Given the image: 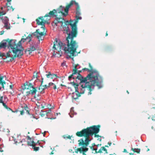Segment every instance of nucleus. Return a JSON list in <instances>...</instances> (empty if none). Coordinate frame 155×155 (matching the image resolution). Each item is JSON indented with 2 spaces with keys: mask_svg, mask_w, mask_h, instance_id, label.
Masks as SVG:
<instances>
[{
  "mask_svg": "<svg viewBox=\"0 0 155 155\" xmlns=\"http://www.w3.org/2000/svg\"><path fill=\"white\" fill-rule=\"evenodd\" d=\"M48 86L46 85H43L42 84H40V86L38 87L37 89L39 91L38 92H40L41 94H43L45 92V90L46 89H48Z\"/></svg>",
  "mask_w": 155,
  "mask_h": 155,
  "instance_id": "nucleus-18",
  "label": "nucleus"
},
{
  "mask_svg": "<svg viewBox=\"0 0 155 155\" xmlns=\"http://www.w3.org/2000/svg\"><path fill=\"white\" fill-rule=\"evenodd\" d=\"M46 72L47 73V74H46L47 77L48 78H51V73L50 72H48L47 71Z\"/></svg>",
  "mask_w": 155,
  "mask_h": 155,
  "instance_id": "nucleus-31",
  "label": "nucleus"
},
{
  "mask_svg": "<svg viewBox=\"0 0 155 155\" xmlns=\"http://www.w3.org/2000/svg\"><path fill=\"white\" fill-rule=\"evenodd\" d=\"M81 149H82V148H81L78 149L77 150H75V152L76 153H78V151H79L81 152Z\"/></svg>",
  "mask_w": 155,
  "mask_h": 155,
  "instance_id": "nucleus-37",
  "label": "nucleus"
},
{
  "mask_svg": "<svg viewBox=\"0 0 155 155\" xmlns=\"http://www.w3.org/2000/svg\"><path fill=\"white\" fill-rule=\"evenodd\" d=\"M51 108L49 109L47 111H42V110H41V112L40 113V114L42 116H44V115L45 114H43L42 113H41V112H42V113H45L46 114L47 116L48 115V114L50 113L51 112Z\"/></svg>",
  "mask_w": 155,
  "mask_h": 155,
  "instance_id": "nucleus-25",
  "label": "nucleus"
},
{
  "mask_svg": "<svg viewBox=\"0 0 155 155\" xmlns=\"http://www.w3.org/2000/svg\"><path fill=\"white\" fill-rule=\"evenodd\" d=\"M14 86L13 85H10V88L11 89H12L13 87Z\"/></svg>",
  "mask_w": 155,
  "mask_h": 155,
  "instance_id": "nucleus-43",
  "label": "nucleus"
},
{
  "mask_svg": "<svg viewBox=\"0 0 155 155\" xmlns=\"http://www.w3.org/2000/svg\"><path fill=\"white\" fill-rule=\"evenodd\" d=\"M38 19H40L41 21L40 22L39 20L38 19L36 20V21L38 25H41V27L40 29H37L36 31L32 33V34H29L28 36L25 38V41L27 42H30L31 41L32 36L37 38L40 42V40H43L44 39V36L46 34V31L45 25L46 21L44 20L43 17L42 16L39 17Z\"/></svg>",
  "mask_w": 155,
  "mask_h": 155,
  "instance_id": "nucleus-5",
  "label": "nucleus"
},
{
  "mask_svg": "<svg viewBox=\"0 0 155 155\" xmlns=\"http://www.w3.org/2000/svg\"><path fill=\"white\" fill-rule=\"evenodd\" d=\"M124 152H127V151L126 150V149H124Z\"/></svg>",
  "mask_w": 155,
  "mask_h": 155,
  "instance_id": "nucleus-51",
  "label": "nucleus"
},
{
  "mask_svg": "<svg viewBox=\"0 0 155 155\" xmlns=\"http://www.w3.org/2000/svg\"><path fill=\"white\" fill-rule=\"evenodd\" d=\"M8 3H10V2L11 1V0H6Z\"/></svg>",
  "mask_w": 155,
  "mask_h": 155,
  "instance_id": "nucleus-49",
  "label": "nucleus"
},
{
  "mask_svg": "<svg viewBox=\"0 0 155 155\" xmlns=\"http://www.w3.org/2000/svg\"><path fill=\"white\" fill-rule=\"evenodd\" d=\"M63 138L64 139H71V136H67V135H64L63 136Z\"/></svg>",
  "mask_w": 155,
  "mask_h": 155,
  "instance_id": "nucleus-36",
  "label": "nucleus"
},
{
  "mask_svg": "<svg viewBox=\"0 0 155 155\" xmlns=\"http://www.w3.org/2000/svg\"><path fill=\"white\" fill-rule=\"evenodd\" d=\"M11 5V3H7L4 6L5 8H7V10L8 11L12 10L13 11L14 10V9L12 7V6H10Z\"/></svg>",
  "mask_w": 155,
  "mask_h": 155,
  "instance_id": "nucleus-22",
  "label": "nucleus"
},
{
  "mask_svg": "<svg viewBox=\"0 0 155 155\" xmlns=\"http://www.w3.org/2000/svg\"><path fill=\"white\" fill-rule=\"evenodd\" d=\"M45 132H44V133H43V136H44V137H45Z\"/></svg>",
  "mask_w": 155,
  "mask_h": 155,
  "instance_id": "nucleus-53",
  "label": "nucleus"
},
{
  "mask_svg": "<svg viewBox=\"0 0 155 155\" xmlns=\"http://www.w3.org/2000/svg\"><path fill=\"white\" fill-rule=\"evenodd\" d=\"M90 148H91V149L92 150H95V148L94 147V146H92Z\"/></svg>",
  "mask_w": 155,
  "mask_h": 155,
  "instance_id": "nucleus-40",
  "label": "nucleus"
},
{
  "mask_svg": "<svg viewBox=\"0 0 155 155\" xmlns=\"http://www.w3.org/2000/svg\"><path fill=\"white\" fill-rule=\"evenodd\" d=\"M64 9V7L60 6L57 10L54 9L53 11H50L49 13L46 14L44 17H55V20L51 23L52 26H59L60 25H58V24L60 23L61 26H62L63 25V21H65L63 18L65 16H64L63 14H66Z\"/></svg>",
  "mask_w": 155,
  "mask_h": 155,
  "instance_id": "nucleus-4",
  "label": "nucleus"
},
{
  "mask_svg": "<svg viewBox=\"0 0 155 155\" xmlns=\"http://www.w3.org/2000/svg\"><path fill=\"white\" fill-rule=\"evenodd\" d=\"M4 24V27L7 29H10V24H9V25H8V23H5Z\"/></svg>",
  "mask_w": 155,
  "mask_h": 155,
  "instance_id": "nucleus-28",
  "label": "nucleus"
},
{
  "mask_svg": "<svg viewBox=\"0 0 155 155\" xmlns=\"http://www.w3.org/2000/svg\"><path fill=\"white\" fill-rule=\"evenodd\" d=\"M80 67V66L78 67V68H79V67Z\"/></svg>",
  "mask_w": 155,
  "mask_h": 155,
  "instance_id": "nucleus-63",
  "label": "nucleus"
},
{
  "mask_svg": "<svg viewBox=\"0 0 155 155\" xmlns=\"http://www.w3.org/2000/svg\"><path fill=\"white\" fill-rule=\"evenodd\" d=\"M106 151L107 153V150L104 147H102L100 149H99L97 152H96V153H102V151Z\"/></svg>",
  "mask_w": 155,
  "mask_h": 155,
  "instance_id": "nucleus-27",
  "label": "nucleus"
},
{
  "mask_svg": "<svg viewBox=\"0 0 155 155\" xmlns=\"http://www.w3.org/2000/svg\"><path fill=\"white\" fill-rule=\"evenodd\" d=\"M94 137H100L101 138V137L99 136V135H96V134H94Z\"/></svg>",
  "mask_w": 155,
  "mask_h": 155,
  "instance_id": "nucleus-39",
  "label": "nucleus"
},
{
  "mask_svg": "<svg viewBox=\"0 0 155 155\" xmlns=\"http://www.w3.org/2000/svg\"><path fill=\"white\" fill-rule=\"evenodd\" d=\"M25 38H22L21 40L18 42V44H16V45H17L18 46H18L19 47H21V44L22 43H23L25 42Z\"/></svg>",
  "mask_w": 155,
  "mask_h": 155,
  "instance_id": "nucleus-26",
  "label": "nucleus"
},
{
  "mask_svg": "<svg viewBox=\"0 0 155 155\" xmlns=\"http://www.w3.org/2000/svg\"><path fill=\"white\" fill-rule=\"evenodd\" d=\"M60 42H61L62 43H64L66 45L67 44V43H66V40L64 41L63 42H61L59 40H58V41L56 40V43H54V46L53 47V50H56V48L55 47V46H56V45H57V46L58 47L60 48V49H61L62 50H63L64 51V53L65 54H66L67 58L68 59L71 58L73 60V61H74V58L73 57H72V56L74 57V56H76L78 55V53L76 51V50L77 49H76V50H75V52L77 53V54H75V55H72V54H70L69 53H68L67 51V50L66 49H64V48H63V45H60L59 44L60 43Z\"/></svg>",
  "mask_w": 155,
  "mask_h": 155,
  "instance_id": "nucleus-10",
  "label": "nucleus"
},
{
  "mask_svg": "<svg viewBox=\"0 0 155 155\" xmlns=\"http://www.w3.org/2000/svg\"><path fill=\"white\" fill-rule=\"evenodd\" d=\"M10 93L11 94H12V95L13 96L14 95V94H13V93L11 92H10Z\"/></svg>",
  "mask_w": 155,
  "mask_h": 155,
  "instance_id": "nucleus-54",
  "label": "nucleus"
},
{
  "mask_svg": "<svg viewBox=\"0 0 155 155\" xmlns=\"http://www.w3.org/2000/svg\"><path fill=\"white\" fill-rule=\"evenodd\" d=\"M39 94L38 93V94L35 95L34 97V98L36 99V100L37 101V103L36 104V105L38 108L41 107V108H44L45 103L42 102H41V101L39 100L38 98H37V97H39Z\"/></svg>",
  "mask_w": 155,
  "mask_h": 155,
  "instance_id": "nucleus-16",
  "label": "nucleus"
},
{
  "mask_svg": "<svg viewBox=\"0 0 155 155\" xmlns=\"http://www.w3.org/2000/svg\"><path fill=\"white\" fill-rule=\"evenodd\" d=\"M65 65H66V63L64 62H63L61 63V66L62 67L64 66Z\"/></svg>",
  "mask_w": 155,
  "mask_h": 155,
  "instance_id": "nucleus-42",
  "label": "nucleus"
},
{
  "mask_svg": "<svg viewBox=\"0 0 155 155\" xmlns=\"http://www.w3.org/2000/svg\"><path fill=\"white\" fill-rule=\"evenodd\" d=\"M97 140H99L100 141H101V138L98 137V138L97 139Z\"/></svg>",
  "mask_w": 155,
  "mask_h": 155,
  "instance_id": "nucleus-48",
  "label": "nucleus"
},
{
  "mask_svg": "<svg viewBox=\"0 0 155 155\" xmlns=\"http://www.w3.org/2000/svg\"><path fill=\"white\" fill-rule=\"evenodd\" d=\"M26 137L28 138V140H31V138L28 136H27Z\"/></svg>",
  "mask_w": 155,
  "mask_h": 155,
  "instance_id": "nucleus-44",
  "label": "nucleus"
},
{
  "mask_svg": "<svg viewBox=\"0 0 155 155\" xmlns=\"http://www.w3.org/2000/svg\"><path fill=\"white\" fill-rule=\"evenodd\" d=\"M78 20L75 18L73 20L64 21V25L63 28L68 35L66 38V42L67 44L66 45L64 43L61 42L59 44L60 45H64L63 46L64 48L67 50V52L72 54V55L77 54L75 50L78 47V43L74 39V38L76 37L78 34L77 24L78 22Z\"/></svg>",
  "mask_w": 155,
  "mask_h": 155,
  "instance_id": "nucleus-1",
  "label": "nucleus"
},
{
  "mask_svg": "<svg viewBox=\"0 0 155 155\" xmlns=\"http://www.w3.org/2000/svg\"><path fill=\"white\" fill-rule=\"evenodd\" d=\"M127 93H128V94H129V92H128V91H127Z\"/></svg>",
  "mask_w": 155,
  "mask_h": 155,
  "instance_id": "nucleus-58",
  "label": "nucleus"
},
{
  "mask_svg": "<svg viewBox=\"0 0 155 155\" xmlns=\"http://www.w3.org/2000/svg\"><path fill=\"white\" fill-rule=\"evenodd\" d=\"M134 151L137 153H139L140 151V150L139 149H134Z\"/></svg>",
  "mask_w": 155,
  "mask_h": 155,
  "instance_id": "nucleus-34",
  "label": "nucleus"
},
{
  "mask_svg": "<svg viewBox=\"0 0 155 155\" xmlns=\"http://www.w3.org/2000/svg\"><path fill=\"white\" fill-rule=\"evenodd\" d=\"M32 79L28 81H26L25 83L23 84V85L21 87L22 90H30L29 91L26 92V95L27 96L29 95L30 94H31L32 95H35L37 91L38 87L34 86L35 84L34 82H32Z\"/></svg>",
  "mask_w": 155,
  "mask_h": 155,
  "instance_id": "nucleus-7",
  "label": "nucleus"
},
{
  "mask_svg": "<svg viewBox=\"0 0 155 155\" xmlns=\"http://www.w3.org/2000/svg\"><path fill=\"white\" fill-rule=\"evenodd\" d=\"M27 142L28 146H32L33 145H34V146H35L38 145H40V143L38 140L36 143L33 140L31 141H28Z\"/></svg>",
  "mask_w": 155,
  "mask_h": 155,
  "instance_id": "nucleus-20",
  "label": "nucleus"
},
{
  "mask_svg": "<svg viewBox=\"0 0 155 155\" xmlns=\"http://www.w3.org/2000/svg\"><path fill=\"white\" fill-rule=\"evenodd\" d=\"M6 79V77L2 76L0 74V89L1 91H3L5 89L4 85L5 84V82L4 80H3L4 78Z\"/></svg>",
  "mask_w": 155,
  "mask_h": 155,
  "instance_id": "nucleus-17",
  "label": "nucleus"
},
{
  "mask_svg": "<svg viewBox=\"0 0 155 155\" xmlns=\"http://www.w3.org/2000/svg\"><path fill=\"white\" fill-rule=\"evenodd\" d=\"M73 67H74V68L73 69L72 72V73L71 75L69 76L68 77V80L69 81H71V79L73 77L74 75H75L76 74H78L77 72L78 70L81 67H79V68H78L77 67V66H76L75 65H74L73 64Z\"/></svg>",
  "mask_w": 155,
  "mask_h": 155,
  "instance_id": "nucleus-19",
  "label": "nucleus"
},
{
  "mask_svg": "<svg viewBox=\"0 0 155 155\" xmlns=\"http://www.w3.org/2000/svg\"><path fill=\"white\" fill-rule=\"evenodd\" d=\"M18 110H17L18 111H19L20 113V114L21 115L24 114L25 111H26V113L27 114H30V109L28 107L26 104H25L24 106L19 108Z\"/></svg>",
  "mask_w": 155,
  "mask_h": 155,
  "instance_id": "nucleus-14",
  "label": "nucleus"
},
{
  "mask_svg": "<svg viewBox=\"0 0 155 155\" xmlns=\"http://www.w3.org/2000/svg\"><path fill=\"white\" fill-rule=\"evenodd\" d=\"M57 78V74H51V78Z\"/></svg>",
  "mask_w": 155,
  "mask_h": 155,
  "instance_id": "nucleus-30",
  "label": "nucleus"
},
{
  "mask_svg": "<svg viewBox=\"0 0 155 155\" xmlns=\"http://www.w3.org/2000/svg\"><path fill=\"white\" fill-rule=\"evenodd\" d=\"M82 70H78L77 71L78 74H76L75 75L77 76H74L72 78L74 79H78V80L80 81V83L78 84L80 85V87L79 89V90L81 93H84L86 90L89 91L88 95H91L92 94L91 92L93 90V86L91 84L89 85V82L87 81V79L85 77H84L80 73L81 72Z\"/></svg>",
  "mask_w": 155,
  "mask_h": 155,
  "instance_id": "nucleus-6",
  "label": "nucleus"
},
{
  "mask_svg": "<svg viewBox=\"0 0 155 155\" xmlns=\"http://www.w3.org/2000/svg\"><path fill=\"white\" fill-rule=\"evenodd\" d=\"M72 61H73V62H72V64H73L74 65H75L76 66H77V68H78V66H79V64H77V65L75 64H74V61H73V60L72 59Z\"/></svg>",
  "mask_w": 155,
  "mask_h": 155,
  "instance_id": "nucleus-38",
  "label": "nucleus"
},
{
  "mask_svg": "<svg viewBox=\"0 0 155 155\" xmlns=\"http://www.w3.org/2000/svg\"><path fill=\"white\" fill-rule=\"evenodd\" d=\"M82 71H87L90 73L85 78L87 79V81L89 82V85L92 84V85L93 86L94 90L95 86H96V84H97V81L95 78L94 76L96 77L98 74L97 72L93 71L92 70H89L87 68H84L82 69Z\"/></svg>",
  "mask_w": 155,
  "mask_h": 155,
  "instance_id": "nucleus-8",
  "label": "nucleus"
},
{
  "mask_svg": "<svg viewBox=\"0 0 155 155\" xmlns=\"http://www.w3.org/2000/svg\"><path fill=\"white\" fill-rule=\"evenodd\" d=\"M100 127V126L99 125H94L83 129L81 131L78 132L76 134L78 136H84L86 137L84 141L82 139L78 141L79 146L87 147L88 144V142L92 140L94 134H97L99 132Z\"/></svg>",
  "mask_w": 155,
  "mask_h": 155,
  "instance_id": "nucleus-2",
  "label": "nucleus"
},
{
  "mask_svg": "<svg viewBox=\"0 0 155 155\" xmlns=\"http://www.w3.org/2000/svg\"><path fill=\"white\" fill-rule=\"evenodd\" d=\"M0 19L2 20V22L4 24L5 23H8L9 19L7 17L5 16L3 18V17L0 15Z\"/></svg>",
  "mask_w": 155,
  "mask_h": 155,
  "instance_id": "nucleus-23",
  "label": "nucleus"
},
{
  "mask_svg": "<svg viewBox=\"0 0 155 155\" xmlns=\"http://www.w3.org/2000/svg\"><path fill=\"white\" fill-rule=\"evenodd\" d=\"M71 84L73 86H75V92H73L72 93L71 96L72 98L74 99H77L79 97L81 96V94H83L84 93H81L79 90V89L80 87V85L77 82V80H76L75 81H73L72 82H71Z\"/></svg>",
  "mask_w": 155,
  "mask_h": 155,
  "instance_id": "nucleus-11",
  "label": "nucleus"
},
{
  "mask_svg": "<svg viewBox=\"0 0 155 155\" xmlns=\"http://www.w3.org/2000/svg\"><path fill=\"white\" fill-rule=\"evenodd\" d=\"M74 4L76 6V15L75 16V18L77 20H81L82 19L81 17L79 16V15L81 14L79 6L78 3L75 2L74 0L71 1L69 4L66 6L64 10L66 14H63L64 16H66L68 15L69 8Z\"/></svg>",
  "mask_w": 155,
  "mask_h": 155,
  "instance_id": "nucleus-9",
  "label": "nucleus"
},
{
  "mask_svg": "<svg viewBox=\"0 0 155 155\" xmlns=\"http://www.w3.org/2000/svg\"><path fill=\"white\" fill-rule=\"evenodd\" d=\"M18 110H17L18 111H19L20 113V114L21 115L24 114L25 111H26V113L27 114H30V109L28 107L26 104H25L24 106L19 108Z\"/></svg>",
  "mask_w": 155,
  "mask_h": 155,
  "instance_id": "nucleus-13",
  "label": "nucleus"
},
{
  "mask_svg": "<svg viewBox=\"0 0 155 155\" xmlns=\"http://www.w3.org/2000/svg\"><path fill=\"white\" fill-rule=\"evenodd\" d=\"M7 102H3L2 103H1L2 104V105H3V106H4V107L6 109H7L8 110H11L12 112H18V110H16L15 111H13L11 109V108H10V107H8L6 105V103Z\"/></svg>",
  "mask_w": 155,
  "mask_h": 155,
  "instance_id": "nucleus-21",
  "label": "nucleus"
},
{
  "mask_svg": "<svg viewBox=\"0 0 155 155\" xmlns=\"http://www.w3.org/2000/svg\"><path fill=\"white\" fill-rule=\"evenodd\" d=\"M16 40L12 39L9 42L8 48L9 51L6 54H4L3 56H0L2 57H5L4 58L6 59L7 62H12L14 60L16 57H21L23 55L22 50L18 48V46L16 45Z\"/></svg>",
  "mask_w": 155,
  "mask_h": 155,
  "instance_id": "nucleus-3",
  "label": "nucleus"
},
{
  "mask_svg": "<svg viewBox=\"0 0 155 155\" xmlns=\"http://www.w3.org/2000/svg\"><path fill=\"white\" fill-rule=\"evenodd\" d=\"M70 117H73V116H72L71 115H70Z\"/></svg>",
  "mask_w": 155,
  "mask_h": 155,
  "instance_id": "nucleus-59",
  "label": "nucleus"
},
{
  "mask_svg": "<svg viewBox=\"0 0 155 155\" xmlns=\"http://www.w3.org/2000/svg\"><path fill=\"white\" fill-rule=\"evenodd\" d=\"M22 141H23V142H25L26 141L25 139H22Z\"/></svg>",
  "mask_w": 155,
  "mask_h": 155,
  "instance_id": "nucleus-47",
  "label": "nucleus"
},
{
  "mask_svg": "<svg viewBox=\"0 0 155 155\" xmlns=\"http://www.w3.org/2000/svg\"><path fill=\"white\" fill-rule=\"evenodd\" d=\"M4 31H1V32H0V33H0L1 35H3L4 34Z\"/></svg>",
  "mask_w": 155,
  "mask_h": 155,
  "instance_id": "nucleus-45",
  "label": "nucleus"
},
{
  "mask_svg": "<svg viewBox=\"0 0 155 155\" xmlns=\"http://www.w3.org/2000/svg\"><path fill=\"white\" fill-rule=\"evenodd\" d=\"M72 151V150H71V149H70L69 150V151L70 152H71Z\"/></svg>",
  "mask_w": 155,
  "mask_h": 155,
  "instance_id": "nucleus-56",
  "label": "nucleus"
},
{
  "mask_svg": "<svg viewBox=\"0 0 155 155\" xmlns=\"http://www.w3.org/2000/svg\"><path fill=\"white\" fill-rule=\"evenodd\" d=\"M108 35V34L107 33V32H106V36H107Z\"/></svg>",
  "mask_w": 155,
  "mask_h": 155,
  "instance_id": "nucleus-57",
  "label": "nucleus"
},
{
  "mask_svg": "<svg viewBox=\"0 0 155 155\" xmlns=\"http://www.w3.org/2000/svg\"><path fill=\"white\" fill-rule=\"evenodd\" d=\"M70 111L71 112V113H74V114L75 115H76L77 114V113H76V112H74V107H72L71 108V110H70Z\"/></svg>",
  "mask_w": 155,
  "mask_h": 155,
  "instance_id": "nucleus-33",
  "label": "nucleus"
},
{
  "mask_svg": "<svg viewBox=\"0 0 155 155\" xmlns=\"http://www.w3.org/2000/svg\"><path fill=\"white\" fill-rule=\"evenodd\" d=\"M48 87L49 88H51L55 90L57 88L56 85L52 82H50L48 85Z\"/></svg>",
  "mask_w": 155,
  "mask_h": 155,
  "instance_id": "nucleus-24",
  "label": "nucleus"
},
{
  "mask_svg": "<svg viewBox=\"0 0 155 155\" xmlns=\"http://www.w3.org/2000/svg\"><path fill=\"white\" fill-rule=\"evenodd\" d=\"M109 155H113V154H110Z\"/></svg>",
  "mask_w": 155,
  "mask_h": 155,
  "instance_id": "nucleus-62",
  "label": "nucleus"
},
{
  "mask_svg": "<svg viewBox=\"0 0 155 155\" xmlns=\"http://www.w3.org/2000/svg\"><path fill=\"white\" fill-rule=\"evenodd\" d=\"M74 76H77V75H74Z\"/></svg>",
  "mask_w": 155,
  "mask_h": 155,
  "instance_id": "nucleus-61",
  "label": "nucleus"
},
{
  "mask_svg": "<svg viewBox=\"0 0 155 155\" xmlns=\"http://www.w3.org/2000/svg\"><path fill=\"white\" fill-rule=\"evenodd\" d=\"M23 142V141H22V140H21V141H20V142L21 143H22Z\"/></svg>",
  "mask_w": 155,
  "mask_h": 155,
  "instance_id": "nucleus-60",
  "label": "nucleus"
},
{
  "mask_svg": "<svg viewBox=\"0 0 155 155\" xmlns=\"http://www.w3.org/2000/svg\"><path fill=\"white\" fill-rule=\"evenodd\" d=\"M3 150H1V149H0V152H3Z\"/></svg>",
  "mask_w": 155,
  "mask_h": 155,
  "instance_id": "nucleus-55",
  "label": "nucleus"
},
{
  "mask_svg": "<svg viewBox=\"0 0 155 155\" xmlns=\"http://www.w3.org/2000/svg\"><path fill=\"white\" fill-rule=\"evenodd\" d=\"M32 147L34 150L36 151H38L39 149V147H35V146H34V145L32 146Z\"/></svg>",
  "mask_w": 155,
  "mask_h": 155,
  "instance_id": "nucleus-32",
  "label": "nucleus"
},
{
  "mask_svg": "<svg viewBox=\"0 0 155 155\" xmlns=\"http://www.w3.org/2000/svg\"><path fill=\"white\" fill-rule=\"evenodd\" d=\"M1 10H2V11H3V7H1Z\"/></svg>",
  "mask_w": 155,
  "mask_h": 155,
  "instance_id": "nucleus-52",
  "label": "nucleus"
},
{
  "mask_svg": "<svg viewBox=\"0 0 155 155\" xmlns=\"http://www.w3.org/2000/svg\"><path fill=\"white\" fill-rule=\"evenodd\" d=\"M86 147H84L83 146L81 147V148H82V149H81V151L86 152L88 150V148Z\"/></svg>",
  "mask_w": 155,
  "mask_h": 155,
  "instance_id": "nucleus-29",
  "label": "nucleus"
},
{
  "mask_svg": "<svg viewBox=\"0 0 155 155\" xmlns=\"http://www.w3.org/2000/svg\"><path fill=\"white\" fill-rule=\"evenodd\" d=\"M38 45L35 44L34 45H31L25 51V52H28L29 54H30L32 51H34L38 48Z\"/></svg>",
  "mask_w": 155,
  "mask_h": 155,
  "instance_id": "nucleus-15",
  "label": "nucleus"
},
{
  "mask_svg": "<svg viewBox=\"0 0 155 155\" xmlns=\"http://www.w3.org/2000/svg\"><path fill=\"white\" fill-rule=\"evenodd\" d=\"M89 67L90 68V70H92L93 71H95L98 74L97 76L96 77L94 76V77L97 81V84H96L98 89H100L103 87V79L99 75V74L97 71L96 70H94L93 69L92 66L91 65L90 63H89Z\"/></svg>",
  "mask_w": 155,
  "mask_h": 155,
  "instance_id": "nucleus-12",
  "label": "nucleus"
},
{
  "mask_svg": "<svg viewBox=\"0 0 155 155\" xmlns=\"http://www.w3.org/2000/svg\"><path fill=\"white\" fill-rule=\"evenodd\" d=\"M33 77V78H37V74H36V75H34Z\"/></svg>",
  "mask_w": 155,
  "mask_h": 155,
  "instance_id": "nucleus-46",
  "label": "nucleus"
},
{
  "mask_svg": "<svg viewBox=\"0 0 155 155\" xmlns=\"http://www.w3.org/2000/svg\"><path fill=\"white\" fill-rule=\"evenodd\" d=\"M50 106H51V104H49Z\"/></svg>",
  "mask_w": 155,
  "mask_h": 155,
  "instance_id": "nucleus-64",
  "label": "nucleus"
},
{
  "mask_svg": "<svg viewBox=\"0 0 155 155\" xmlns=\"http://www.w3.org/2000/svg\"><path fill=\"white\" fill-rule=\"evenodd\" d=\"M43 79H44L43 78L41 77V80L40 81V82H41V84H43Z\"/></svg>",
  "mask_w": 155,
  "mask_h": 155,
  "instance_id": "nucleus-41",
  "label": "nucleus"
},
{
  "mask_svg": "<svg viewBox=\"0 0 155 155\" xmlns=\"http://www.w3.org/2000/svg\"><path fill=\"white\" fill-rule=\"evenodd\" d=\"M108 144L109 145V146H110L111 144V142H109L108 143Z\"/></svg>",
  "mask_w": 155,
  "mask_h": 155,
  "instance_id": "nucleus-50",
  "label": "nucleus"
},
{
  "mask_svg": "<svg viewBox=\"0 0 155 155\" xmlns=\"http://www.w3.org/2000/svg\"><path fill=\"white\" fill-rule=\"evenodd\" d=\"M101 144H100V145L99 144H98L97 145H95V144L94 145V146H96V147L95 148H95V153H96V152H97L98 151H97V147H98L99 146H101Z\"/></svg>",
  "mask_w": 155,
  "mask_h": 155,
  "instance_id": "nucleus-35",
  "label": "nucleus"
}]
</instances>
